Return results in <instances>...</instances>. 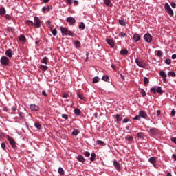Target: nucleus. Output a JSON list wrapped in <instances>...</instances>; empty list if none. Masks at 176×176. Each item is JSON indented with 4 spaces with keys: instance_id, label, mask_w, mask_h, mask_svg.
Returning a JSON list of instances; mask_svg holds the SVG:
<instances>
[{
    "instance_id": "f257e3e1",
    "label": "nucleus",
    "mask_w": 176,
    "mask_h": 176,
    "mask_svg": "<svg viewBox=\"0 0 176 176\" xmlns=\"http://www.w3.org/2000/svg\"><path fill=\"white\" fill-rule=\"evenodd\" d=\"M147 129H148L147 131L151 137H156V135L160 133V131L157 128L148 126Z\"/></svg>"
},
{
    "instance_id": "f03ea898",
    "label": "nucleus",
    "mask_w": 176,
    "mask_h": 176,
    "mask_svg": "<svg viewBox=\"0 0 176 176\" xmlns=\"http://www.w3.org/2000/svg\"><path fill=\"white\" fill-rule=\"evenodd\" d=\"M60 31L63 34V35H69V36H75V34L72 31H70L67 28H64L63 26L60 27Z\"/></svg>"
},
{
    "instance_id": "7ed1b4c3",
    "label": "nucleus",
    "mask_w": 176,
    "mask_h": 176,
    "mask_svg": "<svg viewBox=\"0 0 176 176\" xmlns=\"http://www.w3.org/2000/svg\"><path fill=\"white\" fill-rule=\"evenodd\" d=\"M0 63H1V65L6 67V66L9 65L10 60H9V58L8 56H3L0 59Z\"/></svg>"
},
{
    "instance_id": "20e7f679",
    "label": "nucleus",
    "mask_w": 176,
    "mask_h": 176,
    "mask_svg": "<svg viewBox=\"0 0 176 176\" xmlns=\"http://www.w3.org/2000/svg\"><path fill=\"white\" fill-rule=\"evenodd\" d=\"M165 10L169 16H174V11H173V9H171V7H170L168 3L165 4Z\"/></svg>"
},
{
    "instance_id": "39448f33",
    "label": "nucleus",
    "mask_w": 176,
    "mask_h": 176,
    "mask_svg": "<svg viewBox=\"0 0 176 176\" xmlns=\"http://www.w3.org/2000/svg\"><path fill=\"white\" fill-rule=\"evenodd\" d=\"M135 61L137 65H138V67H140V68H145V67H146V64H145V62L140 58H136Z\"/></svg>"
},
{
    "instance_id": "423d86ee",
    "label": "nucleus",
    "mask_w": 176,
    "mask_h": 176,
    "mask_svg": "<svg viewBox=\"0 0 176 176\" xmlns=\"http://www.w3.org/2000/svg\"><path fill=\"white\" fill-rule=\"evenodd\" d=\"M41 24H42V21L39 19V17L34 16V27L36 28H41Z\"/></svg>"
},
{
    "instance_id": "0eeeda50",
    "label": "nucleus",
    "mask_w": 176,
    "mask_h": 176,
    "mask_svg": "<svg viewBox=\"0 0 176 176\" xmlns=\"http://www.w3.org/2000/svg\"><path fill=\"white\" fill-rule=\"evenodd\" d=\"M7 139L9 141L10 145L12 146V148H13V149H15V148H16V141H14V139H13V138L10 136H7Z\"/></svg>"
},
{
    "instance_id": "6e6552de",
    "label": "nucleus",
    "mask_w": 176,
    "mask_h": 176,
    "mask_svg": "<svg viewBox=\"0 0 176 176\" xmlns=\"http://www.w3.org/2000/svg\"><path fill=\"white\" fill-rule=\"evenodd\" d=\"M144 39L148 43H151V42H152V35L149 33H146L144 35Z\"/></svg>"
},
{
    "instance_id": "1a4fd4ad",
    "label": "nucleus",
    "mask_w": 176,
    "mask_h": 176,
    "mask_svg": "<svg viewBox=\"0 0 176 176\" xmlns=\"http://www.w3.org/2000/svg\"><path fill=\"white\" fill-rule=\"evenodd\" d=\"M151 91L152 93H153L154 94H156V91H157V93H159L160 94H162L163 93L162 87H158L157 89L155 87H153L151 89Z\"/></svg>"
},
{
    "instance_id": "9d476101",
    "label": "nucleus",
    "mask_w": 176,
    "mask_h": 176,
    "mask_svg": "<svg viewBox=\"0 0 176 176\" xmlns=\"http://www.w3.org/2000/svg\"><path fill=\"white\" fill-rule=\"evenodd\" d=\"M66 21L69 23L70 25H75V23H76V20L72 16L67 17Z\"/></svg>"
},
{
    "instance_id": "9b49d317",
    "label": "nucleus",
    "mask_w": 176,
    "mask_h": 176,
    "mask_svg": "<svg viewBox=\"0 0 176 176\" xmlns=\"http://www.w3.org/2000/svg\"><path fill=\"white\" fill-rule=\"evenodd\" d=\"M5 54L7 57H8V58H12V57H13V50H12V49H8L6 50Z\"/></svg>"
},
{
    "instance_id": "f8f14e48",
    "label": "nucleus",
    "mask_w": 176,
    "mask_h": 176,
    "mask_svg": "<svg viewBox=\"0 0 176 176\" xmlns=\"http://www.w3.org/2000/svg\"><path fill=\"white\" fill-rule=\"evenodd\" d=\"M106 42H107V43H108V45H109V46H111V47H115V43L113 42V40L109 39V38H107V39H106Z\"/></svg>"
},
{
    "instance_id": "ddd939ff",
    "label": "nucleus",
    "mask_w": 176,
    "mask_h": 176,
    "mask_svg": "<svg viewBox=\"0 0 176 176\" xmlns=\"http://www.w3.org/2000/svg\"><path fill=\"white\" fill-rule=\"evenodd\" d=\"M139 116L140 118H143V119H146L148 114H146V113H145V111H140L139 112Z\"/></svg>"
},
{
    "instance_id": "4468645a",
    "label": "nucleus",
    "mask_w": 176,
    "mask_h": 176,
    "mask_svg": "<svg viewBox=\"0 0 176 176\" xmlns=\"http://www.w3.org/2000/svg\"><path fill=\"white\" fill-rule=\"evenodd\" d=\"M30 109H32V111H34L35 112H36L39 111V107L36 106V104H31Z\"/></svg>"
},
{
    "instance_id": "2eb2a0df",
    "label": "nucleus",
    "mask_w": 176,
    "mask_h": 176,
    "mask_svg": "<svg viewBox=\"0 0 176 176\" xmlns=\"http://www.w3.org/2000/svg\"><path fill=\"white\" fill-rule=\"evenodd\" d=\"M113 164H114L115 168H116V170H118V171H119V170H120V164H119V162H118V161L115 160V161H113Z\"/></svg>"
},
{
    "instance_id": "dca6fc26",
    "label": "nucleus",
    "mask_w": 176,
    "mask_h": 176,
    "mask_svg": "<svg viewBox=\"0 0 176 176\" xmlns=\"http://www.w3.org/2000/svg\"><path fill=\"white\" fill-rule=\"evenodd\" d=\"M140 39L141 36H140V34L136 33L133 35V40L135 41V42H138Z\"/></svg>"
},
{
    "instance_id": "f3484780",
    "label": "nucleus",
    "mask_w": 176,
    "mask_h": 176,
    "mask_svg": "<svg viewBox=\"0 0 176 176\" xmlns=\"http://www.w3.org/2000/svg\"><path fill=\"white\" fill-rule=\"evenodd\" d=\"M77 160H78V162H80L81 163H85L86 160H85L83 155H78Z\"/></svg>"
},
{
    "instance_id": "a211bd4d",
    "label": "nucleus",
    "mask_w": 176,
    "mask_h": 176,
    "mask_svg": "<svg viewBox=\"0 0 176 176\" xmlns=\"http://www.w3.org/2000/svg\"><path fill=\"white\" fill-rule=\"evenodd\" d=\"M52 10V7L47 6L46 7H43L42 9V12L43 13H46V10L47 12H50V10Z\"/></svg>"
},
{
    "instance_id": "6ab92c4d",
    "label": "nucleus",
    "mask_w": 176,
    "mask_h": 176,
    "mask_svg": "<svg viewBox=\"0 0 176 176\" xmlns=\"http://www.w3.org/2000/svg\"><path fill=\"white\" fill-rule=\"evenodd\" d=\"M120 54H122V56H126L129 54V51L126 49H123L120 51Z\"/></svg>"
},
{
    "instance_id": "aec40b11",
    "label": "nucleus",
    "mask_w": 176,
    "mask_h": 176,
    "mask_svg": "<svg viewBox=\"0 0 176 176\" xmlns=\"http://www.w3.org/2000/svg\"><path fill=\"white\" fill-rule=\"evenodd\" d=\"M148 162H150V163L155 166V163H156V158H155L154 157H151V158H149Z\"/></svg>"
},
{
    "instance_id": "412c9836",
    "label": "nucleus",
    "mask_w": 176,
    "mask_h": 176,
    "mask_svg": "<svg viewBox=\"0 0 176 176\" xmlns=\"http://www.w3.org/2000/svg\"><path fill=\"white\" fill-rule=\"evenodd\" d=\"M6 13V10L5 9V8H0V14L1 16H5Z\"/></svg>"
},
{
    "instance_id": "4be33fe9",
    "label": "nucleus",
    "mask_w": 176,
    "mask_h": 176,
    "mask_svg": "<svg viewBox=\"0 0 176 176\" xmlns=\"http://www.w3.org/2000/svg\"><path fill=\"white\" fill-rule=\"evenodd\" d=\"M48 68L49 67L46 65H41L40 66V69H41V71H43V72L47 71Z\"/></svg>"
},
{
    "instance_id": "5701e85b",
    "label": "nucleus",
    "mask_w": 176,
    "mask_h": 176,
    "mask_svg": "<svg viewBox=\"0 0 176 176\" xmlns=\"http://www.w3.org/2000/svg\"><path fill=\"white\" fill-rule=\"evenodd\" d=\"M102 80H104V82H109V76H108V75L103 76Z\"/></svg>"
},
{
    "instance_id": "b1692460",
    "label": "nucleus",
    "mask_w": 176,
    "mask_h": 176,
    "mask_svg": "<svg viewBox=\"0 0 176 176\" xmlns=\"http://www.w3.org/2000/svg\"><path fill=\"white\" fill-rule=\"evenodd\" d=\"M160 76H162V78H167V74H166V72H164L163 70H161L160 72Z\"/></svg>"
},
{
    "instance_id": "393cba45",
    "label": "nucleus",
    "mask_w": 176,
    "mask_h": 176,
    "mask_svg": "<svg viewBox=\"0 0 176 176\" xmlns=\"http://www.w3.org/2000/svg\"><path fill=\"white\" fill-rule=\"evenodd\" d=\"M34 126L38 130H41V129H42V125H41V124H39V122H38L34 123Z\"/></svg>"
},
{
    "instance_id": "a878e982",
    "label": "nucleus",
    "mask_w": 176,
    "mask_h": 176,
    "mask_svg": "<svg viewBox=\"0 0 176 176\" xmlns=\"http://www.w3.org/2000/svg\"><path fill=\"white\" fill-rule=\"evenodd\" d=\"M74 113L76 116H79L80 115V109L76 108L74 109Z\"/></svg>"
},
{
    "instance_id": "bb28decb",
    "label": "nucleus",
    "mask_w": 176,
    "mask_h": 176,
    "mask_svg": "<svg viewBox=\"0 0 176 176\" xmlns=\"http://www.w3.org/2000/svg\"><path fill=\"white\" fill-rule=\"evenodd\" d=\"M116 118L117 122H122V116H120V114H117L116 116Z\"/></svg>"
},
{
    "instance_id": "cd10ccee",
    "label": "nucleus",
    "mask_w": 176,
    "mask_h": 176,
    "mask_svg": "<svg viewBox=\"0 0 176 176\" xmlns=\"http://www.w3.org/2000/svg\"><path fill=\"white\" fill-rule=\"evenodd\" d=\"M78 97H79V98L80 100H82V101H85V100H86V97H85L83 95H82V94L80 93H78Z\"/></svg>"
},
{
    "instance_id": "c85d7f7f",
    "label": "nucleus",
    "mask_w": 176,
    "mask_h": 176,
    "mask_svg": "<svg viewBox=\"0 0 176 176\" xmlns=\"http://www.w3.org/2000/svg\"><path fill=\"white\" fill-rule=\"evenodd\" d=\"M100 82V78L98 76H96L93 78V83H98Z\"/></svg>"
},
{
    "instance_id": "c756f323",
    "label": "nucleus",
    "mask_w": 176,
    "mask_h": 176,
    "mask_svg": "<svg viewBox=\"0 0 176 176\" xmlns=\"http://www.w3.org/2000/svg\"><path fill=\"white\" fill-rule=\"evenodd\" d=\"M19 41H21L22 42H25V41H27V38H25V36L21 35L19 37Z\"/></svg>"
},
{
    "instance_id": "7c9ffc66",
    "label": "nucleus",
    "mask_w": 176,
    "mask_h": 176,
    "mask_svg": "<svg viewBox=\"0 0 176 176\" xmlns=\"http://www.w3.org/2000/svg\"><path fill=\"white\" fill-rule=\"evenodd\" d=\"M79 28H80V30H85V28H86V25L83 22L80 23V24L79 25Z\"/></svg>"
},
{
    "instance_id": "2f4dec72",
    "label": "nucleus",
    "mask_w": 176,
    "mask_h": 176,
    "mask_svg": "<svg viewBox=\"0 0 176 176\" xmlns=\"http://www.w3.org/2000/svg\"><path fill=\"white\" fill-rule=\"evenodd\" d=\"M58 172L60 175H64V169L63 168H59Z\"/></svg>"
},
{
    "instance_id": "473e14b6",
    "label": "nucleus",
    "mask_w": 176,
    "mask_h": 176,
    "mask_svg": "<svg viewBox=\"0 0 176 176\" xmlns=\"http://www.w3.org/2000/svg\"><path fill=\"white\" fill-rule=\"evenodd\" d=\"M41 63H42V64H47V57H44L42 60H41Z\"/></svg>"
},
{
    "instance_id": "72a5a7b5",
    "label": "nucleus",
    "mask_w": 176,
    "mask_h": 176,
    "mask_svg": "<svg viewBox=\"0 0 176 176\" xmlns=\"http://www.w3.org/2000/svg\"><path fill=\"white\" fill-rule=\"evenodd\" d=\"M74 44H75L76 47H80V41H79L78 40L75 41Z\"/></svg>"
},
{
    "instance_id": "f704fd0d",
    "label": "nucleus",
    "mask_w": 176,
    "mask_h": 176,
    "mask_svg": "<svg viewBox=\"0 0 176 176\" xmlns=\"http://www.w3.org/2000/svg\"><path fill=\"white\" fill-rule=\"evenodd\" d=\"M96 144H98V145H101V146H104V145H105V143L101 140L96 141Z\"/></svg>"
},
{
    "instance_id": "c9c22d12",
    "label": "nucleus",
    "mask_w": 176,
    "mask_h": 176,
    "mask_svg": "<svg viewBox=\"0 0 176 176\" xmlns=\"http://www.w3.org/2000/svg\"><path fill=\"white\" fill-rule=\"evenodd\" d=\"M90 160H91V162H94V160H96V153H94L91 154Z\"/></svg>"
},
{
    "instance_id": "e433bc0d",
    "label": "nucleus",
    "mask_w": 176,
    "mask_h": 176,
    "mask_svg": "<svg viewBox=\"0 0 176 176\" xmlns=\"http://www.w3.org/2000/svg\"><path fill=\"white\" fill-rule=\"evenodd\" d=\"M25 23L28 25H34V22L32 21L28 20L25 21Z\"/></svg>"
},
{
    "instance_id": "4c0bfd02",
    "label": "nucleus",
    "mask_w": 176,
    "mask_h": 176,
    "mask_svg": "<svg viewBox=\"0 0 176 176\" xmlns=\"http://www.w3.org/2000/svg\"><path fill=\"white\" fill-rule=\"evenodd\" d=\"M119 24H120V25H122V27L126 26V22H124V21L123 20H119Z\"/></svg>"
},
{
    "instance_id": "58836bf2",
    "label": "nucleus",
    "mask_w": 176,
    "mask_h": 176,
    "mask_svg": "<svg viewBox=\"0 0 176 176\" xmlns=\"http://www.w3.org/2000/svg\"><path fill=\"white\" fill-rule=\"evenodd\" d=\"M104 3L106 6H109L111 5V0H104Z\"/></svg>"
},
{
    "instance_id": "ea45409f",
    "label": "nucleus",
    "mask_w": 176,
    "mask_h": 176,
    "mask_svg": "<svg viewBox=\"0 0 176 176\" xmlns=\"http://www.w3.org/2000/svg\"><path fill=\"white\" fill-rule=\"evenodd\" d=\"M168 75L169 76H172L173 78H174V77L175 76V72H169L168 73Z\"/></svg>"
},
{
    "instance_id": "a19ab883",
    "label": "nucleus",
    "mask_w": 176,
    "mask_h": 176,
    "mask_svg": "<svg viewBox=\"0 0 176 176\" xmlns=\"http://www.w3.org/2000/svg\"><path fill=\"white\" fill-rule=\"evenodd\" d=\"M73 135H78L79 134V131L78 129H74L72 132Z\"/></svg>"
},
{
    "instance_id": "79ce46f5",
    "label": "nucleus",
    "mask_w": 176,
    "mask_h": 176,
    "mask_svg": "<svg viewBox=\"0 0 176 176\" xmlns=\"http://www.w3.org/2000/svg\"><path fill=\"white\" fill-rule=\"evenodd\" d=\"M137 137L138 138H142L144 137V133H142V132H140L137 134Z\"/></svg>"
},
{
    "instance_id": "37998d69",
    "label": "nucleus",
    "mask_w": 176,
    "mask_h": 176,
    "mask_svg": "<svg viewBox=\"0 0 176 176\" xmlns=\"http://www.w3.org/2000/svg\"><path fill=\"white\" fill-rule=\"evenodd\" d=\"M149 83V78L144 77V85L146 86Z\"/></svg>"
},
{
    "instance_id": "c03bdc74",
    "label": "nucleus",
    "mask_w": 176,
    "mask_h": 176,
    "mask_svg": "<svg viewBox=\"0 0 176 176\" xmlns=\"http://www.w3.org/2000/svg\"><path fill=\"white\" fill-rule=\"evenodd\" d=\"M46 24H47V27H48V28H52V22L50 21H47Z\"/></svg>"
},
{
    "instance_id": "a18cd8bd",
    "label": "nucleus",
    "mask_w": 176,
    "mask_h": 176,
    "mask_svg": "<svg viewBox=\"0 0 176 176\" xmlns=\"http://www.w3.org/2000/svg\"><path fill=\"white\" fill-rule=\"evenodd\" d=\"M52 35H53L54 36H56V35H57V29H54V30H52Z\"/></svg>"
},
{
    "instance_id": "49530a36",
    "label": "nucleus",
    "mask_w": 176,
    "mask_h": 176,
    "mask_svg": "<svg viewBox=\"0 0 176 176\" xmlns=\"http://www.w3.org/2000/svg\"><path fill=\"white\" fill-rule=\"evenodd\" d=\"M141 94L142 97H145V96H146V92H145V90L144 89H141Z\"/></svg>"
},
{
    "instance_id": "de8ad7c7",
    "label": "nucleus",
    "mask_w": 176,
    "mask_h": 176,
    "mask_svg": "<svg viewBox=\"0 0 176 176\" xmlns=\"http://www.w3.org/2000/svg\"><path fill=\"white\" fill-rule=\"evenodd\" d=\"M162 51L160 50L157 51V55L158 56V57H162Z\"/></svg>"
},
{
    "instance_id": "09e8293b",
    "label": "nucleus",
    "mask_w": 176,
    "mask_h": 176,
    "mask_svg": "<svg viewBox=\"0 0 176 176\" xmlns=\"http://www.w3.org/2000/svg\"><path fill=\"white\" fill-rule=\"evenodd\" d=\"M134 120H141V117L140 116H136L134 118Z\"/></svg>"
},
{
    "instance_id": "8fccbe9b",
    "label": "nucleus",
    "mask_w": 176,
    "mask_h": 176,
    "mask_svg": "<svg viewBox=\"0 0 176 176\" xmlns=\"http://www.w3.org/2000/svg\"><path fill=\"white\" fill-rule=\"evenodd\" d=\"M85 156L86 157H90V153L89 151H86L85 153H84Z\"/></svg>"
},
{
    "instance_id": "3c124183",
    "label": "nucleus",
    "mask_w": 176,
    "mask_h": 176,
    "mask_svg": "<svg viewBox=\"0 0 176 176\" xmlns=\"http://www.w3.org/2000/svg\"><path fill=\"white\" fill-rule=\"evenodd\" d=\"M165 63H166V64H167L168 65H170V64H171V60H170V59H166V60H165Z\"/></svg>"
},
{
    "instance_id": "603ef678",
    "label": "nucleus",
    "mask_w": 176,
    "mask_h": 176,
    "mask_svg": "<svg viewBox=\"0 0 176 176\" xmlns=\"http://www.w3.org/2000/svg\"><path fill=\"white\" fill-rule=\"evenodd\" d=\"M72 1L74 0H66V3L67 5H72Z\"/></svg>"
},
{
    "instance_id": "864d4df0",
    "label": "nucleus",
    "mask_w": 176,
    "mask_h": 176,
    "mask_svg": "<svg viewBox=\"0 0 176 176\" xmlns=\"http://www.w3.org/2000/svg\"><path fill=\"white\" fill-rule=\"evenodd\" d=\"M62 118H63V119L67 120V119H68V115H67V114H63V115H62Z\"/></svg>"
},
{
    "instance_id": "5fc2aeb1",
    "label": "nucleus",
    "mask_w": 176,
    "mask_h": 176,
    "mask_svg": "<svg viewBox=\"0 0 176 176\" xmlns=\"http://www.w3.org/2000/svg\"><path fill=\"white\" fill-rule=\"evenodd\" d=\"M120 35L122 38H124V36H126L127 34L124 33V32H122L120 33Z\"/></svg>"
},
{
    "instance_id": "6e6d98bb",
    "label": "nucleus",
    "mask_w": 176,
    "mask_h": 176,
    "mask_svg": "<svg viewBox=\"0 0 176 176\" xmlns=\"http://www.w3.org/2000/svg\"><path fill=\"white\" fill-rule=\"evenodd\" d=\"M69 95H68V94H63V98H68Z\"/></svg>"
},
{
    "instance_id": "4d7b16f0",
    "label": "nucleus",
    "mask_w": 176,
    "mask_h": 176,
    "mask_svg": "<svg viewBox=\"0 0 176 176\" xmlns=\"http://www.w3.org/2000/svg\"><path fill=\"white\" fill-rule=\"evenodd\" d=\"M170 140H171L172 142H174V144H176V138L175 137L171 138Z\"/></svg>"
},
{
    "instance_id": "13d9d810",
    "label": "nucleus",
    "mask_w": 176,
    "mask_h": 176,
    "mask_svg": "<svg viewBox=\"0 0 176 176\" xmlns=\"http://www.w3.org/2000/svg\"><path fill=\"white\" fill-rule=\"evenodd\" d=\"M130 120L129 118H125L122 120V123H127Z\"/></svg>"
},
{
    "instance_id": "bf43d9fd",
    "label": "nucleus",
    "mask_w": 176,
    "mask_h": 176,
    "mask_svg": "<svg viewBox=\"0 0 176 176\" xmlns=\"http://www.w3.org/2000/svg\"><path fill=\"white\" fill-rule=\"evenodd\" d=\"M1 148H2V149H5V148H6V144H5V142H3L1 144Z\"/></svg>"
},
{
    "instance_id": "052dcab7",
    "label": "nucleus",
    "mask_w": 176,
    "mask_h": 176,
    "mask_svg": "<svg viewBox=\"0 0 176 176\" xmlns=\"http://www.w3.org/2000/svg\"><path fill=\"white\" fill-rule=\"evenodd\" d=\"M6 19H7V20H10V19H12V16H10V15H9V14H6Z\"/></svg>"
},
{
    "instance_id": "680f3d73",
    "label": "nucleus",
    "mask_w": 176,
    "mask_h": 176,
    "mask_svg": "<svg viewBox=\"0 0 176 176\" xmlns=\"http://www.w3.org/2000/svg\"><path fill=\"white\" fill-rule=\"evenodd\" d=\"M171 116H175V110H174V109L172 110Z\"/></svg>"
},
{
    "instance_id": "e2e57ef3",
    "label": "nucleus",
    "mask_w": 176,
    "mask_h": 176,
    "mask_svg": "<svg viewBox=\"0 0 176 176\" xmlns=\"http://www.w3.org/2000/svg\"><path fill=\"white\" fill-rule=\"evenodd\" d=\"M42 94H43V96H44L45 97H47V94H46V91H42Z\"/></svg>"
},
{
    "instance_id": "0e129e2a",
    "label": "nucleus",
    "mask_w": 176,
    "mask_h": 176,
    "mask_svg": "<svg viewBox=\"0 0 176 176\" xmlns=\"http://www.w3.org/2000/svg\"><path fill=\"white\" fill-rule=\"evenodd\" d=\"M170 6L172 7V8H175V6H176V4H175V3H170Z\"/></svg>"
},
{
    "instance_id": "69168bd1",
    "label": "nucleus",
    "mask_w": 176,
    "mask_h": 176,
    "mask_svg": "<svg viewBox=\"0 0 176 176\" xmlns=\"http://www.w3.org/2000/svg\"><path fill=\"white\" fill-rule=\"evenodd\" d=\"M78 3H79V2L78 1V0H75L74 1V4L75 5V6H77Z\"/></svg>"
},
{
    "instance_id": "338daca9",
    "label": "nucleus",
    "mask_w": 176,
    "mask_h": 176,
    "mask_svg": "<svg viewBox=\"0 0 176 176\" xmlns=\"http://www.w3.org/2000/svg\"><path fill=\"white\" fill-rule=\"evenodd\" d=\"M11 111H12V112H15L16 107H11Z\"/></svg>"
},
{
    "instance_id": "774afa93",
    "label": "nucleus",
    "mask_w": 176,
    "mask_h": 176,
    "mask_svg": "<svg viewBox=\"0 0 176 176\" xmlns=\"http://www.w3.org/2000/svg\"><path fill=\"white\" fill-rule=\"evenodd\" d=\"M172 58H173V60H175V58H176V54H173V55H172Z\"/></svg>"
}]
</instances>
